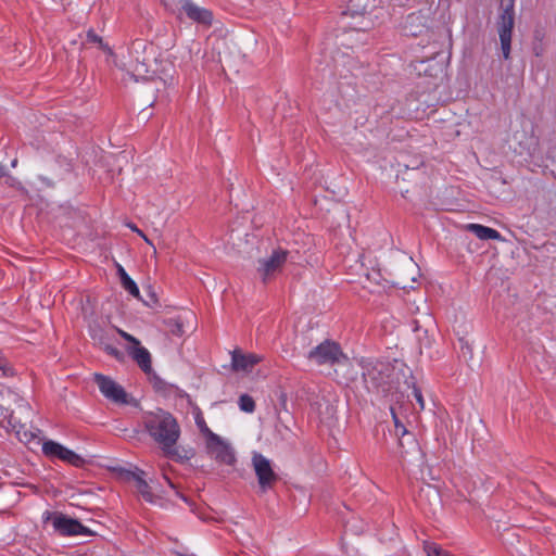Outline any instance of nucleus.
Returning a JSON list of instances; mask_svg holds the SVG:
<instances>
[{
  "label": "nucleus",
  "mask_w": 556,
  "mask_h": 556,
  "mask_svg": "<svg viewBox=\"0 0 556 556\" xmlns=\"http://www.w3.org/2000/svg\"><path fill=\"white\" fill-rule=\"evenodd\" d=\"M252 464L261 489L266 491L271 488L274 482L277 480V476L271 469L269 459L260 453H254Z\"/></svg>",
  "instance_id": "obj_10"
},
{
  "label": "nucleus",
  "mask_w": 556,
  "mask_h": 556,
  "mask_svg": "<svg viewBox=\"0 0 556 556\" xmlns=\"http://www.w3.org/2000/svg\"><path fill=\"white\" fill-rule=\"evenodd\" d=\"M163 478L165 479V481L167 482L168 486L175 492V494L177 496H179L181 500H184L185 502H187V498L181 495L175 488L174 483L170 481V479L164 473L163 475Z\"/></svg>",
  "instance_id": "obj_29"
},
{
  "label": "nucleus",
  "mask_w": 556,
  "mask_h": 556,
  "mask_svg": "<svg viewBox=\"0 0 556 556\" xmlns=\"http://www.w3.org/2000/svg\"><path fill=\"white\" fill-rule=\"evenodd\" d=\"M129 228L136 233H138L141 238H143L147 243L152 244L151 241L147 238V236L136 225L130 224Z\"/></svg>",
  "instance_id": "obj_31"
},
{
  "label": "nucleus",
  "mask_w": 556,
  "mask_h": 556,
  "mask_svg": "<svg viewBox=\"0 0 556 556\" xmlns=\"http://www.w3.org/2000/svg\"><path fill=\"white\" fill-rule=\"evenodd\" d=\"M205 447L210 457L217 463L227 466L235 465L236 455L232 446L218 434L211 433L210 438L205 440Z\"/></svg>",
  "instance_id": "obj_7"
},
{
  "label": "nucleus",
  "mask_w": 556,
  "mask_h": 556,
  "mask_svg": "<svg viewBox=\"0 0 556 556\" xmlns=\"http://www.w3.org/2000/svg\"><path fill=\"white\" fill-rule=\"evenodd\" d=\"M307 357L317 365H334L348 359L339 344L328 340L311 350Z\"/></svg>",
  "instance_id": "obj_6"
},
{
  "label": "nucleus",
  "mask_w": 556,
  "mask_h": 556,
  "mask_svg": "<svg viewBox=\"0 0 556 556\" xmlns=\"http://www.w3.org/2000/svg\"><path fill=\"white\" fill-rule=\"evenodd\" d=\"M118 333L123 339L130 343L127 349L129 355L136 361V363L144 372H149L151 370V355L149 351L141 346L139 340L134 336L121 329L118 330Z\"/></svg>",
  "instance_id": "obj_11"
},
{
  "label": "nucleus",
  "mask_w": 556,
  "mask_h": 556,
  "mask_svg": "<svg viewBox=\"0 0 556 556\" xmlns=\"http://www.w3.org/2000/svg\"><path fill=\"white\" fill-rule=\"evenodd\" d=\"M534 52H535L536 55L541 54V50H539L538 48H534Z\"/></svg>",
  "instance_id": "obj_35"
},
{
  "label": "nucleus",
  "mask_w": 556,
  "mask_h": 556,
  "mask_svg": "<svg viewBox=\"0 0 556 556\" xmlns=\"http://www.w3.org/2000/svg\"><path fill=\"white\" fill-rule=\"evenodd\" d=\"M410 443H412V445H413L414 451L418 453V452H419V448H418V446H417V443H416L414 440H412V442H410Z\"/></svg>",
  "instance_id": "obj_34"
},
{
  "label": "nucleus",
  "mask_w": 556,
  "mask_h": 556,
  "mask_svg": "<svg viewBox=\"0 0 556 556\" xmlns=\"http://www.w3.org/2000/svg\"><path fill=\"white\" fill-rule=\"evenodd\" d=\"M364 369L363 377L368 391L383 396H393L396 393L397 377H395L394 367L390 363L368 362Z\"/></svg>",
  "instance_id": "obj_2"
},
{
  "label": "nucleus",
  "mask_w": 556,
  "mask_h": 556,
  "mask_svg": "<svg viewBox=\"0 0 556 556\" xmlns=\"http://www.w3.org/2000/svg\"><path fill=\"white\" fill-rule=\"evenodd\" d=\"M63 447H64V445H62L55 441L48 440L42 443V453L47 457L58 459L60 457V454H61V451L63 450Z\"/></svg>",
  "instance_id": "obj_18"
},
{
  "label": "nucleus",
  "mask_w": 556,
  "mask_h": 556,
  "mask_svg": "<svg viewBox=\"0 0 556 556\" xmlns=\"http://www.w3.org/2000/svg\"><path fill=\"white\" fill-rule=\"evenodd\" d=\"M377 0H350L349 10L352 14H365L376 7Z\"/></svg>",
  "instance_id": "obj_16"
},
{
  "label": "nucleus",
  "mask_w": 556,
  "mask_h": 556,
  "mask_svg": "<svg viewBox=\"0 0 556 556\" xmlns=\"http://www.w3.org/2000/svg\"><path fill=\"white\" fill-rule=\"evenodd\" d=\"M143 472H132V479L136 482V488L139 494L143 497L144 501L155 504L157 502L159 496L153 493L152 488L142 477Z\"/></svg>",
  "instance_id": "obj_15"
},
{
  "label": "nucleus",
  "mask_w": 556,
  "mask_h": 556,
  "mask_svg": "<svg viewBox=\"0 0 556 556\" xmlns=\"http://www.w3.org/2000/svg\"><path fill=\"white\" fill-rule=\"evenodd\" d=\"M238 404H239L240 409L244 413L251 414L255 410L254 400L248 394H242L239 397Z\"/></svg>",
  "instance_id": "obj_21"
},
{
  "label": "nucleus",
  "mask_w": 556,
  "mask_h": 556,
  "mask_svg": "<svg viewBox=\"0 0 556 556\" xmlns=\"http://www.w3.org/2000/svg\"><path fill=\"white\" fill-rule=\"evenodd\" d=\"M1 416L4 418V419H8L9 422H12V412L9 410V409H4V412L1 413Z\"/></svg>",
  "instance_id": "obj_32"
},
{
  "label": "nucleus",
  "mask_w": 556,
  "mask_h": 556,
  "mask_svg": "<svg viewBox=\"0 0 556 556\" xmlns=\"http://www.w3.org/2000/svg\"><path fill=\"white\" fill-rule=\"evenodd\" d=\"M123 288L128 291L132 296L139 298L140 291L137 283L129 277V275H125L123 280L121 281Z\"/></svg>",
  "instance_id": "obj_22"
},
{
  "label": "nucleus",
  "mask_w": 556,
  "mask_h": 556,
  "mask_svg": "<svg viewBox=\"0 0 556 556\" xmlns=\"http://www.w3.org/2000/svg\"><path fill=\"white\" fill-rule=\"evenodd\" d=\"M118 275H119L121 281L123 280V277H125V275H128L126 273V270L124 269V267L121 265H118Z\"/></svg>",
  "instance_id": "obj_33"
},
{
  "label": "nucleus",
  "mask_w": 556,
  "mask_h": 556,
  "mask_svg": "<svg viewBox=\"0 0 556 556\" xmlns=\"http://www.w3.org/2000/svg\"><path fill=\"white\" fill-rule=\"evenodd\" d=\"M105 351H106L110 355L114 356L115 358H121V356H122V353H121L116 348H114V346L106 345V346H105Z\"/></svg>",
  "instance_id": "obj_30"
},
{
  "label": "nucleus",
  "mask_w": 556,
  "mask_h": 556,
  "mask_svg": "<svg viewBox=\"0 0 556 556\" xmlns=\"http://www.w3.org/2000/svg\"><path fill=\"white\" fill-rule=\"evenodd\" d=\"M87 40L89 42L102 45V38L98 36L93 30L87 33Z\"/></svg>",
  "instance_id": "obj_28"
},
{
  "label": "nucleus",
  "mask_w": 556,
  "mask_h": 556,
  "mask_svg": "<svg viewBox=\"0 0 556 556\" xmlns=\"http://www.w3.org/2000/svg\"><path fill=\"white\" fill-rule=\"evenodd\" d=\"M262 362V356L254 353H243L236 349L231 352V368L237 372H250Z\"/></svg>",
  "instance_id": "obj_12"
},
{
  "label": "nucleus",
  "mask_w": 556,
  "mask_h": 556,
  "mask_svg": "<svg viewBox=\"0 0 556 556\" xmlns=\"http://www.w3.org/2000/svg\"><path fill=\"white\" fill-rule=\"evenodd\" d=\"M143 425L150 437L160 444L164 454L174 459H180L178 450L175 447L179 437L180 428L177 420L164 410L149 413L143 417Z\"/></svg>",
  "instance_id": "obj_1"
},
{
  "label": "nucleus",
  "mask_w": 556,
  "mask_h": 556,
  "mask_svg": "<svg viewBox=\"0 0 556 556\" xmlns=\"http://www.w3.org/2000/svg\"><path fill=\"white\" fill-rule=\"evenodd\" d=\"M13 376V369L3 357H0V377Z\"/></svg>",
  "instance_id": "obj_23"
},
{
  "label": "nucleus",
  "mask_w": 556,
  "mask_h": 556,
  "mask_svg": "<svg viewBox=\"0 0 556 556\" xmlns=\"http://www.w3.org/2000/svg\"><path fill=\"white\" fill-rule=\"evenodd\" d=\"M10 394L13 396V399L16 402L17 406L22 410H25L27 413L30 410L29 405L23 399H21L16 393L10 392Z\"/></svg>",
  "instance_id": "obj_27"
},
{
  "label": "nucleus",
  "mask_w": 556,
  "mask_h": 556,
  "mask_svg": "<svg viewBox=\"0 0 556 556\" xmlns=\"http://www.w3.org/2000/svg\"><path fill=\"white\" fill-rule=\"evenodd\" d=\"M424 551L427 556H453L448 551L442 548L439 544L434 542L426 541L424 543Z\"/></svg>",
  "instance_id": "obj_20"
},
{
  "label": "nucleus",
  "mask_w": 556,
  "mask_h": 556,
  "mask_svg": "<svg viewBox=\"0 0 556 556\" xmlns=\"http://www.w3.org/2000/svg\"><path fill=\"white\" fill-rule=\"evenodd\" d=\"M190 20L203 25H211L213 14L205 8H201L193 3L191 0H184L180 9Z\"/></svg>",
  "instance_id": "obj_13"
},
{
  "label": "nucleus",
  "mask_w": 556,
  "mask_h": 556,
  "mask_svg": "<svg viewBox=\"0 0 556 556\" xmlns=\"http://www.w3.org/2000/svg\"><path fill=\"white\" fill-rule=\"evenodd\" d=\"M42 522L51 523L54 531L61 535H86L89 533L88 529L83 526L78 520L70 518L61 513L43 511Z\"/></svg>",
  "instance_id": "obj_5"
},
{
  "label": "nucleus",
  "mask_w": 556,
  "mask_h": 556,
  "mask_svg": "<svg viewBox=\"0 0 556 556\" xmlns=\"http://www.w3.org/2000/svg\"><path fill=\"white\" fill-rule=\"evenodd\" d=\"M93 379L104 397L116 404L128 403V395L124 388L113 379L101 374H94Z\"/></svg>",
  "instance_id": "obj_9"
},
{
  "label": "nucleus",
  "mask_w": 556,
  "mask_h": 556,
  "mask_svg": "<svg viewBox=\"0 0 556 556\" xmlns=\"http://www.w3.org/2000/svg\"><path fill=\"white\" fill-rule=\"evenodd\" d=\"M391 413H392V417H393V420H394V425H395V433L396 435H405L407 434V430L406 428L404 427V425H402L400 421H399V418L394 412L393 408H391Z\"/></svg>",
  "instance_id": "obj_24"
},
{
  "label": "nucleus",
  "mask_w": 556,
  "mask_h": 556,
  "mask_svg": "<svg viewBox=\"0 0 556 556\" xmlns=\"http://www.w3.org/2000/svg\"><path fill=\"white\" fill-rule=\"evenodd\" d=\"M514 3L515 0H502V12L497 22L501 50L505 60L509 59L511 50V36L515 25Z\"/></svg>",
  "instance_id": "obj_4"
},
{
  "label": "nucleus",
  "mask_w": 556,
  "mask_h": 556,
  "mask_svg": "<svg viewBox=\"0 0 556 556\" xmlns=\"http://www.w3.org/2000/svg\"><path fill=\"white\" fill-rule=\"evenodd\" d=\"M0 409H1V410H3V407H2V406H0Z\"/></svg>",
  "instance_id": "obj_37"
},
{
  "label": "nucleus",
  "mask_w": 556,
  "mask_h": 556,
  "mask_svg": "<svg viewBox=\"0 0 556 556\" xmlns=\"http://www.w3.org/2000/svg\"><path fill=\"white\" fill-rule=\"evenodd\" d=\"M288 251L282 249L274 250L273 253L258 261L257 274L263 282H267L275 278L287 262Z\"/></svg>",
  "instance_id": "obj_8"
},
{
  "label": "nucleus",
  "mask_w": 556,
  "mask_h": 556,
  "mask_svg": "<svg viewBox=\"0 0 556 556\" xmlns=\"http://www.w3.org/2000/svg\"><path fill=\"white\" fill-rule=\"evenodd\" d=\"M148 48L151 49L144 40L137 39L129 49L130 60L127 64V75L136 81L147 80L154 71H151V59L146 55Z\"/></svg>",
  "instance_id": "obj_3"
},
{
  "label": "nucleus",
  "mask_w": 556,
  "mask_h": 556,
  "mask_svg": "<svg viewBox=\"0 0 556 556\" xmlns=\"http://www.w3.org/2000/svg\"><path fill=\"white\" fill-rule=\"evenodd\" d=\"M401 457L405 459V453L403 451L401 452Z\"/></svg>",
  "instance_id": "obj_36"
},
{
  "label": "nucleus",
  "mask_w": 556,
  "mask_h": 556,
  "mask_svg": "<svg viewBox=\"0 0 556 556\" xmlns=\"http://www.w3.org/2000/svg\"><path fill=\"white\" fill-rule=\"evenodd\" d=\"M192 415H193L194 422H195L198 429L205 437V440H206L207 438H210V434L214 433V432L207 427L206 421L203 416V413L200 409V407L194 406L192 408Z\"/></svg>",
  "instance_id": "obj_17"
},
{
  "label": "nucleus",
  "mask_w": 556,
  "mask_h": 556,
  "mask_svg": "<svg viewBox=\"0 0 556 556\" xmlns=\"http://www.w3.org/2000/svg\"><path fill=\"white\" fill-rule=\"evenodd\" d=\"M412 394H413L414 399L416 400V402L419 406V409L422 410L425 408V401H424L421 391L418 388H416L415 386H413Z\"/></svg>",
  "instance_id": "obj_26"
},
{
  "label": "nucleus",
  "mask_w": 556,
  "mask_h": 556,
  "mask_svg": "<svg viewBox=\"0 0 556 556\" xmlns=\"http://www.w3.org/2000/svg\"><path fill=\"white\" fill-rule=\"evenodd\" d=\"M466 229L480 240H504L502 235L496 229L480 224H468L466 225Z\"/></svg>",
  "instance_id": "obj_14"
},
{
  "label": "nucleus",
  "mask_w": 556,
  "mask_h": 556,
  "mask_svg": "<svg viewBox=\"0 0 556 556\" xmlns=\"http://www.w3.org/2000/svg\"><path fill=\"white\" fill-rule=\"evenodd\" d=\"M58 459L63 460L67 464L76 466V467H79L84 464V459L81 458V456H79L74 451H72L65 446L61 451L60 457Z\"/></svg>",
  "instance_id": "obj_19"
},
{
  "label": "nucleus",
  "mask_w": 556,
  "mask_h": 556,
  "mask_svg": "<svg viewBox=\"0 0 556 556\" xmlns=\"http://www.w3.org/2000/svg\"><path fill=\"white\" fill-rule=\"evenodd\" d=\"M162 2L172 11H180L184 0H162Z\"/></svg>",
  "instance_id": "obj_25"
}]
</instances>
